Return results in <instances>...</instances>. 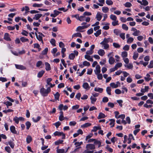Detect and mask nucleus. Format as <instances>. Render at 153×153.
I'll use <instances>...</instances> for the list:
<instances>
[{
	"label": "nucleus",
	"instance_id": "nucleus-54",
	"mask_svg": "<svg viewBox=\"0 0 153 153\" xmlns=\"http://www.w3.org/2000/svg\"><path fill=\"white\" fill-rule=\"evenodd\" d=\"M63 142V140H59L55 142V144L56 145H58L59 144L62 143Z\"/></svg>",
	"mask_w": 153,
	"mask_h": 153
},
{
	"label": "nucleus",
	"instance_id": "nucleus-33",
	"mask_svg": "<svg viewBox=\"0 0 153 153\" xmlns=\"http://www.w3.org/2000/svg\"><path fill=\"white\" fill-rule=\"evenodd\" d=\"M110 85L113 88H116L118 87V85L116 84L114 82H112L111 83Z\"/></svg>",
	"mask_w": 153,
	"mask_h": 153
},
{
	"label": "nucleus",
	"instance_id": "nucleus-15",
	"mask_svg": "<svg viewBox=\"0 0 153 153\" xmlns=\"http://www.w3.org/2000/svg\"><path fill=\"white\" fill-rule=\"evenodd\" d=\"M98 54L100 56H103L105 53V52L104 50L102 49H100L98 51Z\"/></svg>",
	"mask_w": 153,
	"mask_h": 153
},
{
	"label": "nucleus",
	"instance_id": "nucleus-26",
	"mask_svg": "<svg viewBox=\"0 0 153 153\" xmlns=\"http://www.w3.org/2000/svg\"><path fill=\"white\" fill-rule=\"evenodd\" d=\"M94 90L95 91L99 92L100 93H101L103 91V89L102 88H95L94 89Z\"/></svg>",
	"mask_w": 153,
	"mask_h": 153
},
{
	"label": "nucleus",
	"instance_id": "nucleus-4",
	"mask_svg": "<svg viewBox=\"0 0 153 153\" xmlns=\"http://www.w3.org/2000/svg\"><path fill=\"white\" fill-rule=\"evenodd\" d=\"M52 79L51 78H48L47 79V85H46V86L47 87L48 85H50V88H52L54 87L55 85V84H52L50 82L52 81Z\"/></svg>",
	"mask_w": 153,
	"mask_h": 153
},
{
	"label": "nucleus",
	"instance_id": "nucleus-11",
	"mask_svg": "<svg viewBox=\"0 0 153 153\" xmlns=\"http://www.w3.org/2000/svg\"><path fill=\"white\" fill-rule=\"evenodd\" d=\"M83 87L85 89L88 90L90 89V87L87 82H84L82 85Z\"/></svg>",
	"mask_w": 153,
	"mask_h": 153
},
{
	"label": "nucleus",
	"instance_id": "nucleus-5",
	"mask_svg": "<svg viewBox=\"0 0 153 153\" xmlns=\"http://www.w3.org/2000/svg\"><path fill=\"white\" fill-rule=\"evenodd\" d=\"M15 66L17 69L19 70H23L26 69V67L22 65L15 64Z\"/></svg>",
	"mask_w": 153,
	"mask_h": 153
},
{
	"label": "nucleus",
	"instance_id": "nucleus-56",
	"mask_svg": "<svg viewBox=\"0 0 153 153\" xmlns=\"http://www.w3.org/2000/svg\"><path fill=\"white\" fill-rule=\"evenodd\" d=\"M85 25L82 26H80L78 27L77 28L76 30L77 31H80L79 30L83 29H85Z\"/></svg>",
	"mask_w": 153,
	"mask_h": 153
},
{
	"label": "nucleus",
	"instance_id": "nucleus-10",
	"mask_svg": "<svg viewBox=\"0 0 153 153\" xmlns=\"http://www.w3.org/2000/svg\"><path fill=\"white\" fill-rule=\"evenodd\" d=\"M102 18L101 13L100 12H98L96 16V18L98 21H100Z\"/></svg>",
	"mask_w": 153,
	"mask_h": 153
},
{
	"label": "nucleus",
	"instance_id": "nucleus-62",
	"mask_svg": "<svg viewBox=\"0 0 153 153\" xmlns=\"http://www.w3.org/2000/svg\"><path fill=\"white\" fill-rule=\"evenodd\" d=\"M94 52L93 51H92L91 50H90L89 51H87L86 52V55H91L93 54V53Z\"/></svg>",
	"mask_w": 153,
	"mask_h": 153
},
{
	"label": "nucleus",
	"instance_id": "nucleus-43",
	"mask_svg": "<svg viewBox=\"0 0 153 153\" xmlns=\"http://www.w3.org/2000/svg\"><path fill=\"white\" fill-rule=\"evenodd\" d=\"M138 55L139 54L137 53L134 52L133 56V59L134 60H136L138 57Z\"/></svg>",
	"mask_w": 153,
	"mask_h": 153
},
{
	"label": "nucleus",
	"instance_id": "nucleus-50",
	"mask_svg": "<svg viewBox=\"0 0 153 153\" xmlns=\"http://www.w3.org/2000/svg\"><path fill=\"white\" fill-rule=\"evenodd\" d=\"M106 4L109 5H111L113 4V1L111 0H107L106 1Z\"/></svg>",
	"mask_w": 153,
	"mask_h": 153
},
{
	"label": "nucleus",
	"instance_id": "nucleus-59",
	"mask_svg": "<svg viewBox=\"0 0 153 153\" xmlns=\"http://www.w3.org/2000/svg\"><path fill=\"white\" fill-rule=\"evenodd\" d=\"M142 5L146 6L148 4V2L146 0H142Z\"/></svg>",
	"mask_w": 153,
	"mask_h": 153
},
{
	"label": "nucleus",
	"instance_id": "nucleus-21",
	"mask_svg": "<svg viewBox=\"0 0 153 153\" xmlns=\"http://www.w3.org/2000/svg\"><path fill=\"white\" fill-rule=\"evenodd\" d=\"M91 124L89 123H87L84 124L82 125L81 126V128H85L91 126Z\"/></svg>",
	"mask_w": 153,
	"mask_h": 153
},
{
	"label": "nucleus",
	"instance_id": "nucleus-48",
	"mask_svg": "<svg viewBox=\"0 0 153 153\" xmlns=\"http://www.w3.org/2000/svg\"><path fill=\"white\" fill-rule=\"evenodd\" d=\"M113 46L115 48H119L120 47V46L118 43L114 42L113 44Z\"/></svg>",
	"mask_w": 153,
	"mask_h": 153
},
{
	"label": "nucleus",
	"instance_id": "nucleus-35",
	"mask_svg": "<svg viewBox=\"0 0 153 153\" xmlns=\"http://www.w3.org/2000/svg\"><path fill=\"white\" fill-rule=\"evenodd\" d=\"M134 41V39L131 37H130L128 38L127 40V43L128 44H130L131 43Z\"/></svg>",
	"mask_w": 153,
	"mask_h": 153
},
{
	"label": "nucleus",
	"instance_id": "nucleus-52",
	"mask_svg": "<svg viewBox=\"0 0 153 153\" xmlns=\"http://www.w3.org/2000/svg\"><path fill=\"white\" fill-rule=\"evenodd\" d=\"M37 39L40 41H41L42 44H43V41L42 40V37L40 35H39L36 37Z\"/></svg>",
	"mask_w": 153,
	"mask_h": 153
},
{
	"label": "nucleus",
	"instance_id": "nucleus-8",
	"mask_svg": "<svg viewBox=\"0 0 153 153\" xmlns=\"http://www.w3.org/2000/svg\"><path fill=\"white\" fill-rule=\"evenodd\" d=\"M4 39L7 41H10L11 39L10 37L9 34L7 33H5L4 35Z\"/></svg>",
	"mask_w": 153,
	"mask_h": 153
},
{
	"label": "nucleus",
	"instance_id": "nucleus-45",
	"mask_svg": "<svg viewBox=\"0 0 153 153\" xmlns=\"http://www.w3.org/2000/svg\"><path fill=\"white\" fill-rule=\"evenodd\" d=\"M140 34V31L137 30L135 32H134L132 33V35L134 36H137L139 35Z\"/></svg>",
	"mask_w": 153,
	"mask_h": 153
},
{
	"label": "nucleus",
	"instance_id": "nucleus-38",
	"mask_svg": "<svg viewBox=\"0 0 153 153\" xmlns=\"http://www.w3.org/2000/svg\"><path fill=\"white\" fill-rule=\"evenodd\" d=\"M125 66L128 69H131L133 68V65L132 64H129L128 65H125Z\"/></svg>",
	"mask_w": 153,
	"mask_h": 153
},
{
	"label": "nucleus",
	"instance_id": "nucleus-53",
	"mask_svg": "<svg viewBox=\"0 0 153 153\" xmlns=\"http://www.w3.org/2000/svg\"><path fill=\"white\" fill-rule=\"evenodd\" d=\"M50 42L52 45H53L54 46H56V41L54 39H51Z\"/></svg>",
	"mask_w": 153,
	"mask_h": 153
},
{
	"label": "nucleus",
	"instance_id": "nucleus-18",
	"mask_svg": "<svg viewBox=\"0 0 153 153\" xmlns=\"http://www.w3.org/2000/svg\"><path fill=\"white\" fill-rule=\"evenodd\" d=\"M45 71L43 70H42L41 71H40L37 74V77L39 78L42 77L45 73Z\"/></svg>",
	"mask_w": 153,
	"mask_h": 153
},
{
	"label": "nucleus",
	"instance_id": "nucleus-36",
	"mask_svg": "<svg viewBox=\"0 0 153 153\" xmlns=\"http://www.w3.org/2000/svg\"><path fill=\"white\" fill-rule=\"evenodd\" d=\"M8 143L12 149H13L14 148L15 144L13 142H12L11 140H10L9 141Z\"/></svg>",
	"mask_w": 153,
	"mask_h": 153
},
{
	"label": "nucleus",
	"instance_id": "nucleus-23",
	"mask_svg": "<svg viewBox=\"0 0 153 153\" xmlns=\"http://www.w3.org/2000/svg\"><path fill=\"white\" fill-rule=\"evenodd\" d=\"M102 10L104 13H106L109 11V8L106 7H103L102 8Z\"/></svg>",
	"mask_w": 153,
	"mask_h": 153
},
{
	"label": "nucleus",
	"instance_id": "nucleus-40",
	"mask_svg": "<svg viewBox=\"0 0 153 153\" xmlns=\"http://www.w3.org/2000/svg\"><path fill=\"white\" fill-rule=\"evenodd\" d=\"M101 30H98L96 33H94V35L96 37L98 36L100 34H101Z\"/></svg>",
	"mask_w": 153,
	"mask_h": 153
},
{
	"label": "nucleus",
	"instance_id": "nucleus-17",
	"mask_svg": "<svg viewBox=\"0 0 153 153\" xmlns=\"http://www.w3.org/2000/svg\"><path fill=\"white\" fill-rule=\"evenodd\" d=\"M46 66L45 69L47 71H49L51 70V68L50 64L47 62L45 63Z\"/></svg>",
	"mask_w": 153,
	"mask_h": 153
},
{
	"label": "nucleus",
	"instance_id": "nucleus-1",
	"mask_svg": "<svg viewBox=\"0 0 153 153\" xmlns=\"http://www.w3.org/2000/svg\"><path fill=\"white\" fill-rule=\"evenodd\" d=\"M51 91L50 87H48L46 89L42 87L40 89V92L42 96L46 97L47 96L48 94Z\"/></svg>",
	"mask_w": 153,
	"mask_h": 153
},
{
	"label": "nucleus",
	"instance_id": "nucleus-39",
	"mask_svg": "<svg viewBox=\"0 0 153 153\" xmlns=\"http://www.w3.org/2000/svg\"><path fill=\"white\" fill-rule=\"evenodd\" d=\"M25 125L26 126L27 129L28 130L29 128L31 125L30 122L29 121H27Z\"/></svg>",
	"mask_w": 153,
	"mask_h": 153
},
{
	"label": "nucleus",
	"instance_id": "nucleus-28",
	"mask_svg": "<svg viewBox=\"0 0 153 153\" xmlns=\"http://www.w3.org/2000/svg\"><path fill=\"white\" fill-rule=\"evenodd\" d=\"M94 143L95 145H98V147H100L101 146V143L99 140H98L95 139V140L94 142Z\"/></svg>",
	"mask_w": 153,
	"mask_h": 153
},
{
	"label": "nucleus",
	"instance_id": "nucleus-31",
	"mask_svg": "<svg viewBox=\"0 0 153 153\" xmlns=\"http://www.w3.org/2000/svg\"><path fill=\"white\" fill-rule=\"evenodd\" d=\"M110 18L112 20L116 21L117 20V18L116 16L113 14H111L110 16Z\"/></svg>",
	"mask_w": 153,
	"mask_h": 153
},
{
	"label": "nucleus",
	"instance_id": "nucleus-41",
	"mask_svg": "<svg viewBox=\"0 0 153 153\" xmlns=\"http://www.w3.org/2000/svg\"><path fill=\"white\" fill-rule=\"evenodd\" d=\"M128 53L126 51L123 52L122 53V56L123 58H125V57H126L127 56Z\"/></svg>",
	"mask_w": 153,
	"mask_h": 153
},
{
	"label": "nucleus",
	"instance_id": "nucleus-27",
	"mask_svg": "<svg viewBox=\"0 0 153 153\" xmlns=\"http://www.w3.org/2000/svg\"><path fill=\"white\" fill-rule=\"evenodd\" d=\"M111 88L110 87H108L106 88V91L107 94L109 95H111Z\"/></svg>",
	"mask_w": 153,
	"mask_h": 153
},
{
	"label": "nucleus",
	"instance_id": "nucleus-64",
	"mask_svg": "<svg viewBox=\"0 0 153 153\" xmlns=\"http://www.w3.org/2000/svg\"><path fill=\"white\" fill-rule=\"evenodd\" d=\"M93 32V28H91V29H89L87 32V34L88 35H90V34H91V33H92Z\"/></svg>",
	"mask_w": 153,
	"mask_h": 153
},
{
	"label": "nucleus",
	"instance_id": "nucleus-9",
	"mask_svg": "<svg viewBox=\"0 0 153 153\" xmlns=\"http://www.w3.org/2000/svg\"><path fill=\"white\" fill-rule=\"evenodd\" d=\"M96 70H94L95 74H99L100 72V67L99 65H97L96 67Z\"/></svg>",
	"mask_w": 153,
	"mask_h": 153
},
{
	"label": "nucleus",
	"instance_id": "nucleus-12",
	"mask_svg": "<svg viewBox=\"0 0 153 153\" xmlns=\"http://www.w3.org/2000/svg\"><path fill=\"white\" fill-rule=\"evenodd\" d=\"M85 58L87 59V60L89 61H90L91 62H93V59L92 57H91V56L87 55H85Z\"/></svg>",
	"mask_w": 153,
	"mask_h": 153
},
{
	"label": "nucleus",
	"instance_id": "nucleus-51",
	"mask_svg": "<svg viewBox=\"0 0 153 153\" xmlns=\"http://www.w3.org/2000/svg\"><path fill=\"white\" fill-rule=\"evenodd\" d=\"M85 18L86 17L83 15V16H81L79 17V20L80 21H84L85 20Z\"/></svg>",
	"mask_w": 153,
	"mask_h": 153
},
{
	"label": "nucleus",
	"instance_id": "nucleus-47",
	"mask_svg": "<svg viewBox=\"0 0 153 153\" xmlns=\"http://www.w3.org/2000/svg\"><path fill=\"white\" fill-rule=\"evenodd\" d=\"M41 118V117L40 116H38L36 119L34 118H32V120L34 122H37L40 120Z\"/></svg>",
	"mask_w": 153,
	"mask_h": 153
},
{
	"label": "nucleus",
	"instance_id": "nucleus-3",
	"mask_svg": "<svg viewBox=\"0 0 153 153\" xmlns=\"http://www.w3.org/2000/svg\"><path fill=\"white\" fill-rule=\"evenodd\" d=\"M53 134L55 136H62V139H65V134L63 133L62 132H60L59 131H56Z\"/></svg>",
	"mask_w": 153,
	"mask_h": 153
},
{
	"label": "nucleus",
	"instance_id": "nucleus-49",
	"mask_svg": "<svg viewBox=\"0 0 153 153\" xmlns=\"http://www.w3.org/2000/svg\"><path fill=\"white\" fill-rule=\"evenodd\" d=\"M124 5L125 7H130L132 6L131 4L129 2H126Z\"/></svg>",
	"mask_w": 153,
	"mask_h": 153
},
{
	"label": "nucleus",
	"instance_id": "nucleus-20",
	"mask_svg": "<svg viewBox=\"0 0 153 153\" xmlns=\"http://www.w3.org/2000/svg\"><path fill=\"white\" fill-rule=\"evenodd\" d=\"M109 120L110 121V122L109 123L110 125L111 126V127H114V125L115 120L114 119H111Z\"/></svg>",
	"mask_w": 153,
	"mask_h": 153
},
{
	"label": "nucleus",
	"instance_id": "nucleus-6",
	"mask_svg": "<svg viewBox=\"0 0 153 153\" xmlns=\"http://www.w3.org/2000/svg\"><path fill=\"white\" fill-rule=\"evenodd\" d=\"M111 40V41H112V39H111L110 38H105L103 40L102 42H101L100 44H107L109 42V41H110Z\"/></svg>",
	"mask_w": 153,
	"mask_h": 153
},
{
	"label": "nucleus",
	"instance_id": "nucleus-34",
	"mask_svg": "<svg viewBox=\"0 0 153 153\" xmlns=\"http://www.w3.org/2000/svg\"><path fill=\"white\" fill-rule=\"evenodd\" d=\"M122 65L121 63H117L115 66L114 67L116 68L117 70L118 68L121 67Z\"/></svg>",
	"mask_w": 153,
	"mask_h": 153
},
{
	"label": "nucleus",
	"instance_id": "nucleus-57",
	"mask_svg": "<svg viewBox=\"0 0 153 153\" xmlns=\"http://www.w3.org/2000/svg\"><path fill=\"white\" fill-rule=\"evenodd\" d=\"M122 28L126 30H127L128 29V27L125 24H123L122 25Z\"/></svg>",
	"mask_w": 153,
	"mask_h": 153
},
{
	"label": "nucleus",
	"instance_id": "nucleus-29",
	"mask_svg": "<svg viewBox=\"0 0 153 153\" xmlns=\"http://www.w3.org/2000/svg\"><path fill=\"white\" fill-rule=\"evenodd\" d=\"M43 4H37L36 3L33 4V7H42L43 6Z\"/></svg>",
	"mask_w": 153,
	"mask_h": 153
},
{
	"label": "nucleus",
	"instance_id": "nucleus-16",
	"mask_svg": "<svg viewBox=\"0 0 153 153\" xmlns=\"http://www.w3.org/2000/svg\"><path fill=\"white\" fill-rule=\"evenodd\" d=\"M109 63L110 64H113L115 62L114 58L112 56H111L109 59Z\"/></svg>",
	"mask_w": 153,
	"mask_h": 153
},
{
	"label": "nucleus",
	"instance_id": "nucleus-37",
	"mask_svg": "<svg viewBox=\"0 0 153 153\" xmlns=\"http://www.w3.org/2000/svg\"><path fill=\"white\" fill-rule=\"evenodd\" d=\"M101 129V128L100 126H95L93 128V129L92 131L94 132H96L97 130H100Z\"/></svg>",
	"mask_w": 153,
	"mask_h": 153
},
{
	"label": "nucleus",
	"instance_id": "nucleus-42",
	"mask_svg": "<svg viewBox=\"0 0 153 153\" xmlns=\"http://www.w3.org/2000/svg\"><path fill=\"white\" fill-rule=\"evenodd\" d=\"M90 99L91 100V103L92 104H94L97 100V98L91 96L90 98Z\"/></svg>",
	"mask_w": 153,
	"mask_h": 153
},
{
	"label": "nucleus",
	"instance_id": "nucleus-55",
	"mask_svg": "<svg viewBox=\"0 0 153 153\" xmlns=\"http://www.w3.org/2000/svg\"><path fill=\"white\" fill-rule=\"evenodd\" d=\"M48 51V48H46L42 51V53L43 55H45L47 53Z\"/></svg>",
	"mask_w": 153,
	"mask_h": 153
},
{
	"label": "nucleus",
	"instance_id": "nucleus-13",
	"mask_svg": "<svg viewBox=\"0 0 153 153\" xmlns=\"http://www.w3.org/2000/svg\"><path fill=\"white\" fill-rule=\"evenodd\" d=\"M10 129L11 131L13 134H16L17 131L15 130V127L14 126H11L10 127Z\"/></svg>",
	"mask_w": 153,
	"mask_h": 153
},
{
	"label": "nucleus",
	"instance_id": "nucleus-61",
	"mask_svg": "<svg viewBox=\"0 0 153 153\" xmlns=\"http://www.w3.org/2000/svg\"><path fill=\"white\" fill-rule=\"evenodd\" d=\"M4 104L6 105L7 106H10L12 105V103L9 101H7L4 102Z\"/></svg>",
	"mask_w": 153,
	"mask_h": 153
},
{
	"label": "nucleus",
	"instance_id": "nucleus-25",
	"mask_svg": "<svg viewBox=\"0 0 153 153\" xmlns=\"http://www.w3.org/2000/svg\"><path fill=\"white\" fill-rule=\"evenodd\" d=\"M32 140V138L30 136H27L26 138V142L27 143H30Z\"/></svg>",
	"mask_w": 153,
	"mask_h": 153
},
{
	"label": "nucleus",
	"instance_id": "nucleus-7",
	"mask_svg": "<svg viewBox=\"0 0 153 153\" xmlns=\"http://www.w3.org/2000/svg\"><path fill=\"white\" fill-rule=\"evenodd\" d=\"M86 147L87 149L91 150L94 149L95 148L94 145L91 144H87Z\"/></svg>",
	"mask_w": 153,
	"mask_h": 153
},
{
	"label": "nucleus",
	"instance_id": "nucleus-32",
	"mask_svg": "<svg viewBox=\"0 0 153 153\" xmlns=\"http://www.w3.org/2000/svg\"><path fill=\"white\" fill-rule=\"evenodd\" d=\"M56 152L57 153H64L65 152V150L63 149H58V147H57Z\"/></svg>",
	"mask_w": 153,
	"mask_h": 153
},
{
	"label": "nucleus",
	"instance_id": "nucleus-58",
	"mask_svg": "<svg viewBox=\"0 0 153 153\" xmlns=\"http://www.w3.org/2000/svg\"><path fill=\"white\" fill-rule=\"evenodd\" d=\"M148 67L149 68H153V60L150 61L149 64L148 66Z\"/></svg>",
	"mask_w": 153,
	"mask_h": 153
},
{
	"label": "nucleus",
	"instance_id": "nucleus-14",
	"mask_svg": "<svg viewBox=\"0 0 153 153\" xmlns=\"http://www.w3.org/2000/svg\"><path fill=\"white\" fill-rule=\"evenodd\" d=\"M42 16V14H36L34 17L33 18V19L36 20H38Z\"/></svg>",
	"mask_w": 153,
	"mask_h": 153
},
{
	"label": "nucleus",
	"instance_id": "nucleus-60",
	"mask_svg": "<svg viewBox=\"0 0 153 153\" xmlns=\"http://www.w3.org/2000/svg\"><path fill=\"white\" fill-rule=\"evenodd\" d=\"M5 151L9 153H10L11 152V149L9 146H6L5 148Z\"/></svg>",
	"mask_w": 153,
	"mask_h": 153
},
{
	"label": "nucleus",
	"instance_id": "nucleus-2",
	"mask_svg": "<svg viewBox=\"0 0 153 153\" xmlns=\"http://www.w3.org/2000/svg\"><path fill=\"white\" fill-rule=\"evenodd\" d=\"M74 53H72L70 54L69 56V58L70 59L73 60L75 57V55L77 56L78 54V52L77 51H74Z\"/></svg>",
	"mask_w": 153,
	"mask_h": 153
},
{
	"label": "nucleus",
	"instance_id": "nucleus-24",
	"mask_svg": "<svg viewBox=\"0 0 153 153\" xmlns=\"http://www.w3.org/2000/svg\"><path fill=\"white\" fill-rule=\"evenodd\" d=\"M114 33L117 36L119 35L121 33V31L117 29H115L114 30Z\"/></svg>",
	"mask_w": 153,
	"mask_h": 153
},
{
	"label": "nucleus",
	"instance_id": "nucleus-22",
	"mask_svg": "<svg viewBox=\"0 0 153 153\" xmlns=\"http://www.w3.org/2000/svg\"><path fill=\"white\" fill-rule=\"evenodd\" d=\"M105 117V115L102 112H100L99 113V115L97 117V118L98 119L101 118H104Z\"/></svg>",
	"mask_w": 153,
	"mask_h": 153
},
{
	"label": "nucleus",
	"instance_id": "nucleus-46",
	"mask_svg": "<svg viewBox=\"0 0 153 153\" xmlns=\"http://www.w3.org/2000/svg\"><path fill=\"white\" fill-rule=\"evenodd\" d=\"M20 40L22 42H25L28 41V39L27 38H25V37H22L20 38Z\"/></svg>",
	"mask_w": 153,
	"mask_h": 153
},
{
	"label": "nucleus",
	"instance_id": "nucleus-19",
	"mask_svg": "<svg viewBox=\"0 0 153 153\" xmlns=\"http://www.w3.org/2000/svg\"><path fill=\"white\" fill-rule=\"evenodd\" d=\"M79 37L82 38V36L81 33H76L73 34L72 36V38H73L74 37Z\"/></svg>",
	"mask_w": 153,
	"mask_h": 153
},
{
	"label": "nucleus",
	"instance_id": "nucleus-44",
	"mask_svg": "<svg viewBox=\"0 0 153 153\" xmlns=\"http://www.w3.org/2000/svg\"><path fill=\"white\" fill-rule=\"evenodd\" d=\"M83 65L84 66H89L90 64L89 62L85 61L83 62Z\"/></svg>",
	"mask_w": 153,
	"mask_h": 153
},
{
	"label": "nucleus",
	"instance_id": "nucleus-63",
	"mask_svg": "<svg viewBox=\"0 0 153 153\" xmlns=\"http://www.w3.org/2000/svg\"><path fill=\"white\" fill-rule=\"evenodd\" d=\"M83 15L85 16H90L91 15V13L90 12L86 11L84 13Z\"/></svg>",
	"mask_w": 153,
	"mask_h": 153
},
{
	"label": "nucleus",
	"instance_id": "nucleus-30",
	"mask_svg": "<svg viewBox=\"0 0 153 153\" xmlns=\"http://www.w3.org/2000/svg\"><path fill=\"white\" fill-rule=\"evenodd\" d=\"M55 98L56 100H59V96H60V94L58 92H57L56 94H54Z\"/></svg>",
	"mask_w": 153,
	"mask_h": 153
}]
</instances>
